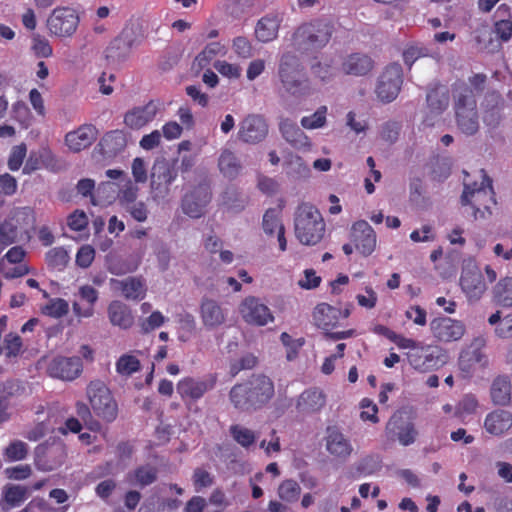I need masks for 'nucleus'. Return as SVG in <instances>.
Instances as JSON below:
<instances>
[{
    "mask_svg": "<svg viewBox=\"0 0 512 512\" xmlns=\"http://www.w3.org/2000/svg\"><path fill=\"white\" fill-rule=\"evenodd\" d=\"M275 394L273 381L262 374L235 384L229 392L233 407L241 412H255L265 407Z\"/></svg>",
    "mask_w": 512,
    "mask_h": 512,
    "instance_id": "1",
    "label": "nucleus"
},
{
    "mask_svg": "<svg viewBox=\"0 0 512 512\" xmlns=\"http://www.w3.org/2000/svg\"><path fill=\"white\" fill-rule=\"evenodd\" d=\"M335 32L334 24L324 18L301 23L291 36L292 48L301 55H314L324 49Z\"/></svg>",
    "mask_w": 512,
    "mask_h": 512,
    "instance_id": "2",
    "label": "nucleus"
},
{
    "mask_svg": "<svg viewBox=\"0 0 512 512\" xmlns=\"http://www.w3.org/2000/svg\"><path fill=\"white\" fill-rule=\"evenodd\" d=\"M277 77L281 96L288 95L299 99L310 95V82L300 58L294 52L283 53L279 60Z\"/></svg>",
    "mask_w": 512,
    "mask_h": 512,
    "instance_id": "3",
    "label": "nucleus"
},
{
    "mask_svg": "<svg viewBox=\"0 0 512 512\" xmlns=\"http://www.w3.org/2000/svg\"><path fill=\"white\" fill-rule=\"evenodd\" d=\"M479 172L482 178L481 183L464 184V191L461 195L462 205L469 206L465 213L471 215L475 220L491 216L492 206L497 204L491 178L484 169Z\"/></svg>",
    "mask_w": 512,
    "mask_h": 512,
    "instance_id": "4",
    "label": "nucleus"
},
{
    "mask_svg": "<svg viewBox=\"0 0 512 512\" xmlns=\"http://www.w3.org/2000/svg\"><path fill=\"white\" fill-rule=\"evenodd\" d=\"M325 223L316 207L309 203L299 205L295 213V234L302 244L315 245L324 235Z\"/></svg>",
    "mask_w": 512,
    "mask_h": 512,
    "instance_id": "5",
    "label": "nucleus"
},
{
    "mask_svg": "<svg viewBox=\"0 0 512 512\" xmlns=\"http://www.w3.org/2000/svg\"><path fill=\"white\" fill-rule=\"evenodd\" d=\"M454 98L458 128L466 135L476 134L479 130V120L473 90L467 85H461L456 89Z\"/></svg>",
    "mask_w": 512,
    "mask_h": 512,
    "instance_id": "6",
    "label": "nucleus"
},
{
    "mask_svg": "<svg viewBox=\"0 0 512 512\" xmlns=\"http://www.w3.org/2000/svg\"><path fill=\"white\" fill-rule=\"evenodd\" d=\"M87 395L90 405L98 417L108 423L116 419L118 414L117 403L103 382H91L87 387Z\"/></svg>",
    "mask_w": 512,
    "mask_h": 512,
    "instance_id": "7",
    "label": "nucleus"
},
{
    "mask_svg": "<svg viewBox=\"0 0 512 512\" xmlns=\"http://www.w3.org/2000/svg\"><path fill=\"white\" fill-rule=\"evenodd\" d=\"M341 316V310L327 303H321L316 306L313 312L315 325L324 331V336L333 341L346 339L355 334V330L350 329L340 332H331L337 325Z\"/></svg>",
    "mask_w": 512,
    "mask_h": 512,
    "instance_id": "8",
    "label": "nucleus"
},
{
    "mask_svg": "<svg viewBox=\"0 0 512 512\" xmlns=\"http://www.w3.org/2000/svg\"><path fill=\"white\" fill-rule=\"evenodd\" d=\"M66 456V448L62 442L44 443L35 448L34 464L37 469L49 472L59 468Z\"/></svg>",
    "mask_w": 512,
    "mask_h": 512,
    "instance_id": "9",
    "label": "nucleus"
},
{
    "mask_svg": "<svg viewBox=\"0 0 512 512\" xmlns=\"http://www.w3.org/2000/svg\"><path fill=\"white\" fill-rule=\"evenodd\" d=\"M403 84V69L398 63L386 67L380 75L376 87L378 98L385 103H390L398 96Z\"/></svg>",
    "mask_w": 512,
    "mask_h": 512,
    "instance_id": "10",
    "label": "nucleus"
},
{
    "mask_svg": "<svg viewBox=\"0 0 512 512\" xmlns=\"http://www.w3.org/2000/svg\"><path fill=\"white\" fill-rule=\"evenodd\" d=\"M177 177V170L167 161H157L151 170V193L154 200H162L170 193V185Z\"/></svg>",
    "mask_w": 512,
    "mask_h": 512,
    "instance_id": "11",
    "label": "nucleus"
},
{
    "mask_svg": "<svg viewBox=\"0 0 512 512\" xmlns=\"http://www.w3.org/2000/svg\"><path fill=\"white\" fill-rule=\"evenodd\" d=\"M269 126L262 115L248 114L239 123L237 137L246 144H258L268 135Z\"/></svg>",
    "mask_w": 512,
    "mask_h": 512,
    "instance_id": "12",
    "label": "nucleus"
},
{
    "mask_svg": "<svg viewBox=\"0 0 512 512\" xmlns=\"http://www.w3.org/2000/svg\"><path fill=\"white\" fill-rule=\"evenodd\" d=\"M79 17L69 7H58L53 10L47 19L49 31L59 37H69L77 29Z\"/></svg>",
    "mask_w": 512,
    "mask_h": 512,
    "instance_id": "13",
    "label": "nucleus"
},
{
    "mask_svg": "<svg viewBox=\"0 0 512 512\" xmlns=\"http://www.w3.org/2000/svg\"><path fill=\"white\" fill-rule=\"evenodd\" d=\"M410 365L419 371H428L446 363L447 355L439 347L427 346L407 354Z\"/></svg>",
    "mask_w": 512,
    "mask_h": 512,
    "instance_id": "14",
    "label": "nucleus"
},
{
    "mask_svg": "<svg viewBox=\"0 0 512 512\" xmlns=\"http://www.w3.org/2000/svg\"><path fill=\"white\" fill-rule=\"evenodd\" d=\"M427 107L429 113L424 118L423 123L426 126H433L435 118L440 116L449 106V90L445 85L433 84L428 87L426 95Z\"/></svg>",
    "mask_w": 512,
    "mask_h": 512,
    "instance_id": "15",
    "label": "nucleus"
},
{
    "mask_svg": "<svg viewBox=\"0 0 512 512\" xmlns=\"http://www.w3.org/2000/svg\"><path fill=\"white\" fill-rule=\"evenodd\" d=\"M430 330L434 338L443 343L460 340L465 334V325L450 317H438L430 322Z\"/></svg>",
    "mask_w": 512,
    "mask_h": 512,
    "instance_id": "16",
    "label": "nucleus"
},
{
    "mask_svg": "<svg viewBox=\"0 0 512 512\" xmlns=\"http://www.w3.org/2000/svg\"><path fill=\"white\" fill-rule=\"evenodd\" d=\"M211 200V193L206 184H199L191 192L186 193L181 201L185 215L198 219L204 215V209Z\"/></svg>",
    "mask_w": 512,
    "mask_h": 512,
    "instance_id": "17",
    "label": "nucleus"
},
{
    "mask_svg": "<svg viewBox=\"0 0 512 512\" xmlns=\"http://www.w3.org/2000/svg\"><path fill=\"white\" fill-rule=\"evenodd\" d=\"M136 44L137 39L133 29L125 28L106 48V59L112 63L124 61L128 57L132 47Z\"/></svg>",
    "mask_w": 512,
    "mask_h": 512,
    "instance_id": "18",
    "label": "nucleus"
},
{
    "mask_svg": "<svg viewBox=\"0 0 512 512\" xmlns=\"http://www.w3.org/2000/svg\"><path fill=\"white\" fill-rule=\"evenodd\" d=\"M240 312L247 323L257 326L274 320L270 309L256 297H247L240 306Z\"/></svg>",
    "mask_w": 512,
    "mask_h": 512,
    "instance_id": "19",
    "label": "nucleus"
},
{
    "mask_svg": "<svg viewBox=\"0 0 512 512\" xmlns=\"http://www.w3.org/2000/svg\"><path fill=\"white\" fill-rule=\"evenodd\" d=\"M351 240L363 256H369L376 248V233L365 220H359L352 225Z\"/></svg>",
    "mask_w": 512,
    "mask_h": 512,
    "instance_id": "20",
    "label": "nucleus"
},
{
    "mask_svg": "<svg viewBox=\"0 0 512 512\" xmlns=\"http://www.w3.org/2000/svg\"><path fill=\"white\" fill-rule=\"evenodd\" d=\"M47 370L49 375L54 378L72 381L82 372V362L77 356H58L51 360Z\"/></svg>",
    "mask_w": 512,
    "mask_h": 512,
    "instance_id": "21",
    "label": "nucleus"
},
{
    "mask_svg": "<svg viewBox=\"0 0 512 512\" xmlns=\"http://www.w3.org/2000/svg\"><path fill=\"white\" fill-rule=\"evenodd\" d=\"M484 345V338L478 337L473 340L470 347L461 352L458 359V366L466 376L471 375L476 363L480 364L482 367L487 366V356L481 351Z\"/></svg>",
    "mask_w": 512,
    "mask_h": 512,
    "instance_id": "22",
    "label": "nucleus"
},
{
    "mask_svg": "<svg viewBox=\"0 0 512 512\" xmlns=\"http://www.w3.org/2000/svg\"><path fill=\"white\" fill-rule=\"evenodd\" d=\"M460 285L470 298H479L486 290V284L481 271L475 265H467L463 268Z\"/></svg>",
    "mask_w": 512,
    "mask_h": 512,
    "instance_id": "23",
    "label": "nucleus"
},
{
    "mask_svg": "<svg viewBox=\"0 0 512 512\" xmlns=\"http://www.w3.org/2000/svg\"><path fill=\"white\" fill-rule=\"evenodd\" d=\"M325 441L327 451L337 458L346 459L353 451L350 441L336 427L327 428Z\"/></svg>",
    "mask_w": 512,
    "mask_h": 512,
    "instance_id": "24",
    "label": "nucleus"
},
{
    "mask_svg": "<svg viewBox=\"0 0 512 512\" xmlns=\"http://www.w3.org/2000/svg\"><path fill=\"white\" fill-rule=\"evenodd\" d=\"M97 138V129L93 125H83L65 136V142L70 150L79 152L88 148Z\"/></svg>",
    "mask_w": 512,
    "mask_h": 512,
    "instance_id": "25",
    "label": "nucleus"
},
{
    "mask_svg": "<svg viewBox=\"0 0 512 512\" xmlns=\"http://www.w3.org/2000/svg\"><path fill=\"white\" fill-rule=\"evenodd\" d=\"M218 169L224 178L234 180L242 173L243 164L233 150L223 148L218 157Z\"/></svg>",
    "mask_w": 512,
    "mask_h": 512,
    "instance_id": "26",
    "label": "nucleus"
},
{
    "mask_svg": "<svg viewBox=\"0 0 512 512\" xmlns=\"http://www.w3.org/2000/svg\"><path fill=\"white\" fill-rule=\"evenodd\" d=\"M158 106L153 101L144 106L135 107L125 114L124 122L132 129H139L152 121L156 116Z\"/></svg>",
    "mask_w": 512,
    "mask_h": 512,
    "instance_id": "27",
    "label": "nucleus"
},
{
    "mask_svg": "<svg viewBox=\"0 0 512 512\" xmlns=\"http://www.w3.org/2000/svg\"><path fill=\"white\" fill-rule=\"evenodd\" d=\"M283 138L296 149H309L311 144L309 138L296 123L290 119H282L279 124Z\"/></svg>",
    "mask_w": 512,
    "mask_h": 512,
    "instance_id": "28",
    "label": "nucleus"
},
{
    "mask_svg": "<svg viewBox=\"0 0 512 512\" xmlns=\"http://www.w3.org/2000/svg\"><path fill=\"white\" fill-rule=\"evenodd\" d=\"M373 65L374 62L368 55L353 53L344 59L342 70L348 75L363 76L373 69Z\"/></svg>",
    "mask_w": 512,
    "mask_h": 512,
    "instance_id": "29",
    "label": "nucleus"
},
{
    "mask_svg": "<svg viewBox=\"0 0 512 512\" xmlns=\"http://www.w3.org/2000/svg\"><path fill=\"white\" fill-rule=\"evenodd\" d=\"M484 427L493 435H501L512 427V413L507 410H495L486 416Z\"/></svg>",
    "mask_w": 512,
    "mask_h": 512,
    "instance_id": "30",
    "label": "nucleus"
},
{
    "mask_svg": "<svg viewBox=\"0 0 512 512\" xmlns=\"http://www.w3.org/2000/svg\"><path fill=\"white\" fill-rule=\"evenodd\" d=\"M127 145V137L122 130H113L106 133L99 142L103 155L114 157L122 152Z\"/></svg>",
    "mask_w": 512,
    "mask_h": 512,
    "instance_id": "31",
    "label": "nucleus"
},
{
    "mask_svg": "<svg viewBox=\"0 0 512 512\" xmlns=\"http://www.w3.org/2000/svg\"><path fill=\"white\" fill-rule=\"evenodd\" d=\"M281 18L276 14H269L258 20L255 27L256 38L263 43L274 40L279 31Z\"/></svg>",
    "mask_w": 512,
    "mask_h": 512,
    "instance_id": "32",
    "label": "nucleus"
},
{
    "mask_svg": "<svg viewBox=\"0 0 512 512\" xmlns=\"http://www.w3.org/2000/svg\"><path fill=\"white\" fill-rule=\"evenodd\" d=\"M511 380L508 375L497 376L491 384L490 396L492 402L498 406H507L511 402Z\"/></svg>",
    "mask_w": 512,
    "mask_h": 512,
    "instance_id": "33",
    "label": "nucleus"
},
{
    "mask_svg": "<svg viewBox=\"0 0 512 512\" xmlns=\"http://www.w3.org/2000/svg\"><path fill=\"white\" fill-rule=\"evenodd\" d=\"M213 387L206 381L196 380L191 377L184 378L177 384L176 390L182 398H191L197 400L201 398L208 390Z\"/></svg>",
    "mask_w": 512,
    "mask_h": 512,
    "instance_id": "34",
    "label": "nucleus"
},
{
    "mask_svg": "<svg viewBox=\"0 0 512 512\" xmlns=\"http://www.w3.org/2000/svg\"><path fill=\"white\" fill-rule=\"evenodd\" d=\"M108 317L112 325L122 329H128L134 322V317L130 308L120 302L112 301L108 307Z\"/></svg>",
    "mask_w": 512,
    "mask_h": 512,
    "instance_id": "35",
    "label": "nucleus"
},
{
    "mask_svg": "<svg viewBox=\"0 0 512 512\" xmlns=\"http://www.w3.org/2000/svg\"><path fill=\"white\" fill-rule=\"evenodd\" d=\"M158 477V469L150 464L138 466L126 475V481L133 486L146 487L153 484Z\"/></svg>",
    "mask_w": 512,
    "mask_h": 512,
    "instance_id": "36",
    "label": "nucleus"
},
{
    "mask_svg": "<svg viewBox=\"0 0 512 512\" xmlns=\"http://www.w3.org/2000/svg\"><path fill=\"white\" fill-rule=\"evenodd\" d=\"M200 311L202 321L206 327L214 328L221 325L225 320L223 310L215 300L203 299Z\"/></svg>",
    "mask_w": 512,
    "mask_h": 512,
    "instance_id": "37",
    "label": "nucleus"
},
{
    "mask_svg": "<svg viewBox=\"0 0 512 512\" xmlns=\"http://www.w3.org/2000/svg\"><path fill=\"white\" fill-rule=\"evenodd\" d=\"M325 405V396L319 389L304 391L298 398L297 409L303 413L316 412Z\"/></svg>",
    "mask_w": 512,
    "mask_h": 512,
    "instance_id": "38",
    "label": "nucleus"
},
{
    "mask_svg": "<svg viewBox=\"0 0 512 512\" xmlns=\"http://www.w3.org/2000/svg\"><path fill=\"white\" fill-rule=\"evenodd\" d=\"M29 494L30 489L26 486L7 484L4 487L2 498L7 507H3V509L20 506L29 497Z\"/></svg>",
    "mask_w": 512,
    "mask_h": 512,
    "instance_id": "39",
    "label": "nucleus"
},
{
    "mask_svg": "<svg viewBox=\"0 0 512 512\" xmlns=\"http://www.w3.org/2000/svg\"><path fill=\"white\" fill-rule=\"evenodd\" d=\"M286 175L292 180L305 179L310 174V169L304 160L298 155H289L284 161Z\"/></svg>",
    "mask_w": 512,
    "mask_h": 512,
    "instance_id": "40",
    "label": "nucleus"
},
{
    "mask_svg": "<svg viewBox=\"0 0 512 512\" xmlns=\"http://www.w3.org/2000/svg\"><path fill=\"white\" fill-rule=\"evenodd\" d=\"M19 229L17 224L12 220H5L0 224V253L9 245L18 242L24 238L19 237Z\"/></svg>",
    "mask_w": 512,
    "mask_h": 512,
    "instance_id": "41",
    "label": "nucleus"
},
{
    "mask_svg": "<svg viewBox=\"0 0 512 512\" xmlns=\"http://www.w3.org/2000/svg\"><path fill=\"white\" fill-rule=\"evenodd\" d=\"M118 288L127 299H139L144 295V283L135 277H129L121 281H116Z\"/></svg>",
    "mask_w": 512,
    "mask_h": 512,
    "instance_id": "42",
    "label": "nucleus"
},
{
    "mask_svg": "<svg viewBox=\"0 0 512 512\" xmlns=\"http://www.w3.org/2000/svg\"><path fill=\"white\" fill-rule=\"evenodd\" d=\"M409 198L410 201L417 207H425L429 203L426 196L425 186L421 179L414 178L409 184Z\"/></svg>",
    "mask_w": 512,
    "mask_h": 512,
    "instance_id": "43",
    "label": "nucleus"
},
{
    "mask_svg": "<svg viewBox=\"0 0 512 512\" xmlns=\"http://www.w3.org/2000/svg\"><path fill=\"white\" fill-rule=\"evenodd\" d=\"M301 494L300 485L293 479L284 480L278 487V496L281 500L294 503Z\"/></svg>",
    "mask_w": 512,
    "mask_h": 512,
    "instance_id": "44",
    "label": "nucleus"
},
{
    "mask_svg": "<svg viewBox=\"0 0 512 512\" xmlns=\"http://www.w3.org/2000/svg\"><path fill=\"white\" fill-rule=\"evenodd\" d=\"M494 295L502 306H512V277L499 281L494 288Z\"/></svg>",
    "mask_w": 512,
    "mask_h": 512,
    "instance_id": "45",
    "label": "nucleus"
},
{
    "mask_svg": "<svg viewBox=\"0 0 512 512\" xmlns=\"http://www.w3.org/2000/svg\"><path fill=\"white\" fill-rule=\"evenodd\" d=\"M381 469V460L378 456H366L355 463V476L372 475Z\"/></svg>",
    "mask_w": 512,
    "mask_h": 512,
    "instance_id": "46",
    "label": "nucleus"
},
{
    "mask_svg": "<svg viewBox=\"0 0 512 512\" xmlns=\"http://www.w3.org/2000/svg\"><path fill=\"white\" fill-rule=\"evenodd\" d=\"M422 57H433V53L428 47L421 44L410 45L403 51L404 63L409 68H411L416 60Z\"/></svg>",
    "mask_w": 512,
    "mask_h": 512,
    "instance_id": "47",
    "label": "nucleus"
},
{
    "mask_svg": "<svg viewBox=\"0 0 512 512\" xmlns=\"http://www.w3.org/2000/svg\"><path fill=\"white\" fill-rule=\"evenodd\" d=\"M69 261V255L63 247H56L49 250L46 254V262L49 267L63 270Z\"/></svg>",
    "mask_w": 512,
    "mask_h": 512,
    "instance_id": "48",
    "label": "nucleus"
},
{
    "mask_svg": "<svg viewBox=\"0 0 512 512\" xmlns=\"http://www.w3.org/2000/svg\"><path fill=\"white\" fill-rule=\"evenodd\" d=\"M221 44L219 42H212L206 45V47L195 57L194 66L198 69L206 67L211 60L220 53Z\"/></svg>",
    "mask_w": 512,
    "mask_h": 512,
    "instance_id": "49",
    "label": "nucleus"
},
{
    "mask_svg": "<svg viewBox=\"0 0 512 512\" xmlns=\"http://www.w3.org/2000/svg\"><path fill=\"white\" fill-rule=\"evenodd\" d=\"M123 187L119 190L118 197L122 206L136 202L138 187L125 175Z\"/></svg>",
    "mask_w": 512,
    "mask_h": 512,
    "instance_id": "50",
    "label": "nucleus"
},
{
    "mask_svg": "<svg viewBox=\"0 0 512 512\" xmlns=\"http://www.w3.org/2000/svg\"><path fill=\"white\" fill-rule=\"evenodd\" d=\"M230 434L233 439L243 447H249L256 440V436L252 430L240 425H232L230 427Z\"/></svg>",
    "mask_w": 512,
    "mask_h": 512,
    "instance_id": "51",
    "label": "nucleus"
},
{
    "mask_svg": "<svg viewBox=\"0 0 512 512\" xmlns=\"http://www.w3.org/2000/svg\"><path fill=\"white\" fill-rule=\"evenodd\" d=\"M28 445L20 440L12 441L4 450V456L10 461H20L26 458Z\"/></svg>",
    "mask_w": 512,
    "mask_h": 512,
    "instance_id": "52",
    "label": "nucleus"
},
{
    "mask_svg": "<svg viewBox=\"0 0 512 512\" xmlns=\"http://www.w3.org/2000/svg\"><path fill=\"white\" fill-rule=\"evenodd\" d=\"M76 412L78 418L89 430L99 431L101 429L100 422L93 417L90 408L85 403L78 402L76 404Z\"/></svg>",
    "mask_w": 512,
    "mask_h": 512,
    "instance_id": "53",
    "label": "nucleus"
},
{
    "mask_svg": "<svg viewBox=\"0 0 512 512\" xmlns=\"http://www.w3.org/2000/svg\"><path fill=\"white\" fill-rule=\"evenodd\" d=\"M327 107H319L311 116H305L301 119V125L305 129L321 128L326 123Z\"/></svg>",
    "mask_w": 512,
    "mask_h": 512,
    "instance_id": "54",
    "label": "nucleus"
},
{
    "mask_svg": "<svg viewBox=\"0 0 512 512\" xmlns=\"http://www.w3.org/2000/svg\"><path fill=\"white\" fill-rule=\"evenodd\" d=\"M253 3L254 0H227L225 11L232 18L238 19L253 6Z\"/></svg>",
    "mask_w": 512,
    "mask_h": 512,
    "instance_id": "55",
    "label": "nucleus"
},
{
    "mask_svg": "<svg viewBox=\"0 0 512 512\" xmlns=\"http://www.w3.org/2000/svg\"><path fill=\"white\" fill-rule=\"evenodd\" d=\"M263 230L268 235H273L283 226L279 220V210L276 208L268 209L263 216Z\"/></svg>",
    "mask_w": 512,
    "mask_h": 512,
    "instance_id": "56",
    "label": "nucleus"
},
{
    "mask_svg": "<svg viewBox=\"0 0 512 512\" xmlns=\"http://www.w3.org/2000/svg\"><path fill=\"white\" fill-rule=\"evenodd\" d=\"M116 369L118 373L128 376L140 369V362L132 355H123L118 359Z\"/></svg>",
    "mask_w": 512,
    "mask_h": 512,
    "instance_id": "57",
    "label": "nucleus"
},
{
    "mask_svg": "<svg viewBox=\"0 0 512 512\" xmlns=\"http://www.w3.org/2000/svg\"><path fill=\"white\" fill-rule=\"evenodd\" d=\"M311 72L323 82L331 80L335 75V69L329 63L317 61L311 65Z\"/></svg>",
    "mask_w": 512,
    "mask_h": 512,
    "instance_id": "58",
    "label": "nucleus"
},
{
    "mask_svg": "<svg viewBox=\"0 0 512 512\" xmlns=\"http://www.w3.org/2000/svg\"><path fill=\"white\" fill-rule=\"evenodd\" d=\"M125 211L136 221L144 222L147 220L149 211L147 205L142 201L124 206Z\"/></svg>",
    "mask_w": 512,
    "mask_h": 512,
    "instance_id": "59",
    "label": "nucleus"
},
{
    "mask_svg": "<svg viewBox=\"0 0 512 512\" xmlns=\"http://www.w3.org/2000/svg\"><path fill=\"white\" fill-rule=\"evenodd\" d=\"M27 148L25 144H20L12 148L11 154L8 159V167L12 171L18 170L26 156Z\"/></svg>",
    "mask_w": 512,
    "mask_h": 512,
    "instance_id": "60",
    "label": "nucleus"
},
{
    "mask_svg": "<svg viewBox=\"0 0 512 512\" xmlns=\"http://www.w3.org/2000/svg\"><path fill=\"white\" fill-rule=\"evenodd\" d=\"M5 355L7 358H13L19 355L22 348V339L18 335L9 334L4 340Z\"/></svg>",
    "mask_w": 512,
    "mask_h": 512,
    "instance_id": "61",
    "label": "nucleus"
},
{
    "mask_svg": "<svg viewBox=\"0 0 512 512\" xmlns=\"http://www.w3.org/2000/svg\"><path fill=\"white\" fill-rule=\"evenodd\" d=\"M46 314L54 318H60L68 313V303L61 298L52 300L45 307Z\"/></svg>",
    "mask_w": 512,
    "mask_h": 512,
    "instance_id": "62",
    "label": "nucleus"
},
{
    "mask_svg": "<svg viewBox=\"0 0 512 512\" xmlns=\"http://www.w3.org/2000/svg\"><path fill=\"white\" fill-rule=\"evenodd\" d=\"M95 257V250L90 245L82 246L76 255V263L81 268H88Z\"/></svg>",
    "mask_w": 512,
    "mask_h": 512,
    "instance_id": "63",
    "label": "nucleus"
},
{
    "mask_svg": "<svg viewBox=\"0 0 512 512\" xmlns=\"http://www.w3.org/2000/svg\"><path fill=\"white\" fill-rule=\"evenodd\" d=\"M233 49L235 53L241 58L246 59L253 55L250 41L243 36H239L234 39Z\"/></svg>",
    "mask_w": 512,
    "mask_h": 512,
    "instance_id": "64",
    "label": "nucleus"
}]
</instances>
